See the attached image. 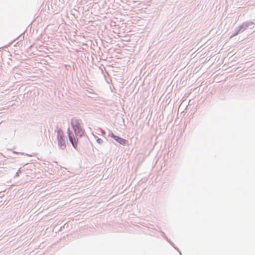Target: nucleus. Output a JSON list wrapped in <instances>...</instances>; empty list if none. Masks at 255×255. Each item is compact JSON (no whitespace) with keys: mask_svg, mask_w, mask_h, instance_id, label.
Returning <instances> with one entry per match:
<instances>
[{"mask_svg":"<svg viewBox=\"0 0 255 255\" xmlns=\"http://www.w3.org/2000/svg\"><path fill=\"white\" fill-rule=\"evenodd\" d=\"M63 132L61 129L57 130V139L59 142V146L61 148H64L66 146L64 139H63Z\"/></svg>","mask_w":255,"mask_h":255,"instance_id":"obj_1","label":"nucleus"},{"mask_svg":"<svg viewBox=\"0 0 255 255\" xmlns=\"http://www.w3.org/2000/svg\"><path fill=\"white\" fill-rule=\"evenodd\" d=\"M80 120L76 118H73L71 121V125L73 129L81 128Z\"/></svg>","mask_w":255,"mask_h":255,"instance_id":"obj_2","label":"nucleus"},{"mask_svg":"<svg viewBox=\"0 0 255 255\" xmlns=\"http://www.w3.org/2000/svg\"><path fill=\"white\" fill-rule=\"evenodd\" d=\"M112 137L114 138V139L115 140H116L117 142H118L119 143L122 145H125L127 142V140H126V139H123L119 136L115 135L113 134H112Z\"/></svg>","mask_w":255,"mask_h":255,"instance_id":"obj_3","label":"nucleus"},{"mask_svg":"<svg viewBox=\"0 0 255 255\" xmlns=\"http://www.w3.org/2000/svg\"><path fill=\"white\" fill-rule=\"evenodd\" d=\"M68 132L69 140L71 142L72 145L73 146V147L74 148H76L77 145V141L75 140L74 137L71 135V133L70 132V130L69 129H68Z\"/></svg>","mask_w":255,"mask_h":255,"instance_id":"obj_4","label":"nucleus"},{"mask_svg":"<svg viewBox=\"0 0 255 255\" xmlns=\"http://www.w3.org/2000/svg\"><path fill=\"white\" fill-rule=\"evenodd\" d=\"M73 130L76 136L81 137L84 134V130L81 127Z\"/></svg>","mask_w":255,"mask_h":255,"instance_id":"obj_5","label":"nucleus"}]
</instances>
